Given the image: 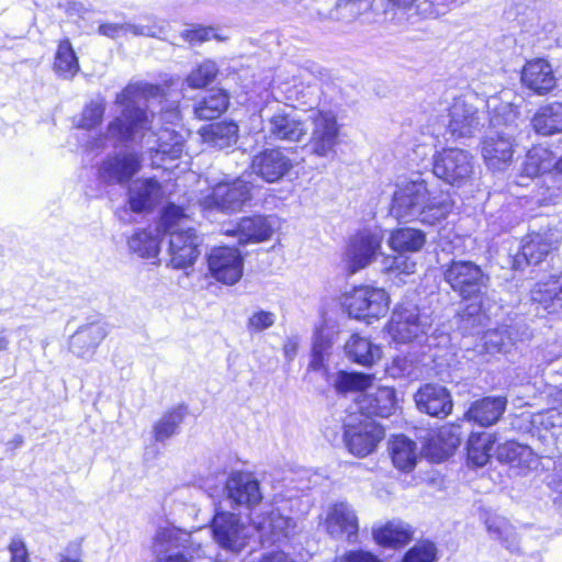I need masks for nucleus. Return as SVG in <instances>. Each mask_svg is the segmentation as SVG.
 I'll return each mask as SVG.
<instances>
[{
    "mask_svg": "<svg viewBox=\"0 0 562 562\" xmlns=\"http://www.w3.org/2000/svg\"><path fill=\"white\" fill-rule=\"evenodd\" d=\"M162 90L147 82L127 85L115 97L122 108L120 115L109 122L106 131L89 143L91 150H102L119 143L145 144L160 160L178 159L184 148L183 136L171 127L153 131L155 100L161 103Z\"/></svg>",
    "mask_w": 562,
    "mask_h": 562,
    "instance_id": "obj_1",
    "label": "nucleus"
},
{
    "mask_svg": "<svg viewBox=\"0 0 562 562\" xmlns=\"http://www.w3.org/2000/svg\"><path fill=\"white\" fill-rule=\"evenodd\" d=\"M294 521L278 508H269L256 514L251 524H246L232 513H216L212 520V533L215 542L224 550L238 553L244 550L254 533L259 535L261 544H274L289 537Z\"/></svg>",
    "mask_w": 562,
    "mask_h": 562,
    "instance_id": "obj_2",
    "label": "nucleus"
},
{
    "mask_svg": "<svg viewBox=\"0 0 562 562\" xmlns=\"http://www.w3.org/2000/svg\"><path fill=\"white\" fill-rule=\"evenodd\" d=\"M451 210L452 201L448 195H432L426 181L416 176L396 184L390 212L398 221L435 225L445 220Z\"/></svg>",
    "mask_w": 562,
    "mask_h": 562,
    "instance_id": "obj_3",
    "label": "nucleus"
},
{
    "mask_svg": "<svg viewBox=\"0 0 562 562\" xmlns=\"http://www.w3.org/2000/svg\"><path fill=\"white\" fill-rule=\"evenodd\" d=\"M486 106L491 112V130L482 142V156L488 168L501 170L513 158L519 111L513 103L502 101L497 97H491L486 101Z\"/></svg>",
    "mask_w": 562,
    "mask_h": 562,
    "instance_id": "obj_4",
    "label": "nucleus"
},
{
    "mask_svg": "<svg viewBox=\"0 0 562 562\" xmlns=\"http://www.w3.org/2000/svg\"><path fill=\"white\" fill-rule=\"evenodd\" d=\"M445 281L463 300H477L468 304L460 313V326L467 333H472L481 326L484 315L481 313V299L485 294L490 277L480 266L468 260H453L443 271Z\"/></svg>",
    "mask_w": 562,
    "mask_h": 562,
    "instance_id": "obj_5",
    "label": "nucleus"
},
{
    "mask_svg": "<svg viewBox=\"0 0 562 562\" xmlns=\"http://www.w3.org/2000/svg\"><path fill=\"white\" fill-rule=\"evenodd\" d=\"M183 210L175 204L165 207L158 231L169 235L168 254L170 265L176 269L192 266L200 255V237L187 226Z\"/></svg>",
    "mask_w": 562,
    "mask_h": 562,
    "instance_id": "obj_6",
    "label": "nucleus"
},
{
    "mask_svg": "<svg viewBox=\"0 0 562 562\" xmlns=\"http://www.w3.org/2000/svg\"><path fill=\"white\" fill-rule=\"evenodd\" d=\"M431 325L430 314L415 304L404 302L393 310L385 330L396 344L422 342L428 336Z\"/></svg>",
    "mask_w": 562,
    "mask_h": 562,
    "instance_id": "obj_7",
    "label": "nucleus"
},
{
    "mask_svg": "<svg viewBox=\"0 0 562 562\" xmlns=\"http://www.w3.org/2000/svg\"><path fill=\"white\" fill-rule=\"evenodd\" d=\"M250 199V186L237 178L221 181L201 192L198 203L203 211L236 212Z\"/></svg>",
    "mask_w": 562,
    "mask_h": 562,
    "instance_id": "obj_8",
    "label": "nucleus"
},
{
    "mask_svg": "<svg viewBox=\"0 0 562 562\" xmlns=\"http://www.w3.org/2000/svg\"><path fill=\"white\" fill-rule=\"evenodd\" d=\"M432 173L448 184L462 187L474 175V157L464 149L445 148L432 157Z\"/></svg>",
    "mask_w": 562,
    "mask_h": 562,
    "instance_id": "obj_9",
    "label": "nucleus"
},
{
    "mask_svg": "<svg viewBox=\"0 0 562 562\" xmlns=\"http://www.w3.org/2000/svg\"><path fill=\"white\" fill-rule=\"evenodd\" d=\"M344 305L351 317L371 324L387 313L390 297L383 289L364 285L346 295Z\"/></svg>",
    "mask_w": 562,
    "mask_h": 562,
    "instance_id": "obj_10",
    "label": "nucleus"
},
{
    "mask_svg": "<svg viewBox=\"0 0 562 562\" xmlns=\"http://www.w3.org/2000/svg\"><path fill=\"white\" fill-rule=\"evenodd\" d=\"M266 132L273 140L300 143L308 133L307 117L304 119L293 106L278 104L266 119Z\"/></svg>",
    "mask_w": 562,
    "mask_h": 562,
    "instance_id": "obj_11",
    "label": "nucleus"
},
{
    "mask_svg": "<svg viewBox=\"0 0 562 562\" xmlns=\"http://www.w3.org/2000/svg\"><path fill=\"white\" fill-rule=\"evenodd\" d=\"M312 123L310 146L314 155L329 157L335 155L339 144V125L336 114L329 110H313L307 115Z\"/></svg>",
    "mask_w": 562,
    "mask_h": 562,
    "instance_id": "obj_12",
    "label": "nucleus"
},
{
    "mask_svg": "<svg viewBox=\"0 0 562 562\" xmlns=\"http://www.w3.org/2000/svg\"><path fill=\"white\" fill-rule=\"evenodd\" d=\"M352 415L345 425L344 438L348 450L360 458L373 452L384 438V429L371 418L356 422Z\"/></svg>",
    "mask_w": 562,
    "mask_h": 562,
    "instance_id": "obj_13",
    "label": "nucleus"
},
{
    "mask_svg": "<svg viewBox=\"0 0 562 562\" xmlns=\"http://www.w3.org/2000/svg\"><path fill=\"white\" fill-rule=\"evenodd\" d=\"M383 232L380 228L363 229L350 238L345 252L349 272L355 273L369 266L380 254Z\"/></svg>",
    "mask_w": 562,
    "mask_h": 562,
    "instance_id": "obj_14",
    "label": "nucleus"
},
{
    "mask_svg": "<svg viewBox=\"0 0 562 562\" xmlns=\"http://www.w3.org/2000/svg\"><path fill=\"white\" fill-rule=\"evenodd\" d=\"M472 94L454 98L448 108L447 131L453 138L472 137L482 126V120Z\"/></svg>",
    "mask_w": 562,
    "mask_h": 562,
    "instance_id": "obj_15",
    "label": "nucleus"
},
{
    "mask_svg": "<svg viewBox=\"0 0 562 562\" xmlns=\"http://www.w3.org/2000/svg\"><path fill=\"white\" fill-rule=\"evenodd\" d=\"M140 155L133 149H123L108 155L101 161L98 176L106 184H124L140 170Z\"/></svg>",
    "mask_w": 562,
    "mask_h": 562,
    "instance_id": "obj_16",
    "label": "nucleus"
},
{
    "mask_svg": "<svg viewBox=\"0 0 562 562\" xmlns=\"http://www.w3.org/2000/svg\"><path fill=\"white\" fill-rule=\"evenodd\" d=\"M211 274L228 285L237 283L243 276L244 260L238 249L233 247L213 248L207 257Z\"/></svg>",
    "mask_w": 562,
    "mask_h": 562,
    "instance_id": "obj_17",
    "label": "nucleus"
},
{
    "mask_svg": "<svg viewBox=\"0 0 562 562\" xmlns=\"http://www.w3.org/2000/svg\"><path fill=\"white\" fill-rule=\"evenodd\" d=\"M225 493L233 507L251 508L262 498L259 482L247 472H233L226 481Z\"/></svg>",
    "mask_w": 562,
    "mask_h": 562,
    "instance_id": "obj_18",
    "label": "nucleus"
},
{
    "mask_svg": "<svg viewBox=\"0 0 562 562\" xmlns=\"http://www.w3.org/2000/svg\"><path fill=\"white\" fill-rule=\"evenodd\" d=\"M292 168V159L279 148L265 149L251 161L252 173L269 183L281 180Z\"/></svg>",
    "mask_w": 562,
    "mask_h": 562,
    "instance_id": "obj_19",
    "label": "nucleus"
},
{
    "mask_svg": "<svg viewBox=\"0 0 562 562\" xmlns=\"http://www.w3.org/2000/svg\"><path fill=\"white\" fill-rule=\"evenodd\" d=\"M414 401L419 412L438 418L447 417L453 407L450 392L435 383L420 386L414 395Z\"/></svg>",
    "mask_w": 562,
    "mask_h": 562,
    "instance_id": "obj_20",
    "label": "nucleus"
},
{
    "mask_svg": "<svg viewBox=\"0 0 562 562\" xmlns=\"http://www.w3.org/2000/svg\"><path fill=\"white\" fill-rule=\"evenodd\" d=\"M560 239V231L553 228L529 233L521 241V256L528 265H539L558 249Z\"/></svg>",
    "mask_w": 562,
    "mask_h": 562,
    "instance_id": "obj_21",
    "label": "nucleus"
},
{
    "mask_svg": "<svg viewBox=\"0 0 562 562\" xmlns=\"http://www.w3.org/2000/svg\"><path fill=\"white\" fill-rule=\"evenodd\" d=\"M108 336V326L102 322H91L80 326L69 339V350L77 358L91 360L98 347Z\"/></svg>",
    "mask_w": 562,
    "mask_h": 562,
    "instance_id": "obj_22",
    "label": "nucleus"
},
{
    "mask_svg": "<svg viewBox=\"0 0 562 562\" xmlns=\"http://www.w3.org/2000/svg\"><path fill=\"white\" fill-rule=\"evenodd\" d=\"M325 528L330 537L346 538L349 542H353L359 530L353 508L347 503H337L330 506L325 518Z\"/></svg>",
    "mask_w": 562,
    "mask_h": 562,
    "instance_id": "obj_23",
    "label": "nucleus"
},
{
    "mask_svg": "<svg viewBox=\"0 0 562 562\" xmlns=\"http://www.w3.org/2000/svg\"><path fill=\"white\" fill-rule=\"evenodd\" d=\"M191 535L177 528H160L153 542V551L157 562H188L182 553H172L177 548H187Z\"/></svg>",
    "mask_w": 562,
    "mask_h": 562,
    "instance_id": "obj_24",
    "label": "nucleus"
},
{
    "mask_svg": "<svg viewBox=\"0 0 562 562\" xmlns=\"http://www.w3.org/2000/svg\"><path fill=\"white\" fill-rule=\"evenodd\" d=\"M521 83L533 93L546 95L555 88L557 78L549 61L536 58L524 66Z\"/></svg>",
    "mask_w": 562,
    "mask_h": 562,
    "instance_id": "obj_25",
    "label": "nucleus"
},
{
    "mask_svg": "<svg viewBox=\"0 0 562 562\" xmlns=\"http://www.w3.org/2000/svg\"><path fill=\"white\" fill-rule=\"evenodd\" d=\"M164 192L155 179H136L128 188L127 202L135 213L153 210L162 199Z\"/></svg>",
    "mask_w": 562,
    "mask_h": 562,
    "instance_id": "obj_26",
    "label": "nucleus"
},
{
    "mask_svg": "<svg viewBox=\"0 0 562 562\" xmlns=\"http://www.w3.org/2000/svg\"><path fill=\"white\" fill-rule=\"evenodd\" d=\"M272 233L273 227L265 216L243 217L233 229L226 231L227 235L236 237L241 245L265 241Z\"/></svg>",
    "mask_w": 562,
    "mask_h": 562,
    "instance_id": "obj_27",
    "label": "nucleus"
},
{
    "mask_svg": "<svg viewBox=\"0 0 562 562\" xmlns=\"http://www.w3.org/2000/svg\"><path fill=\"white\" fill-rule=\"evenodd\" d=\"M357 405L364 418L389 417L395 411V391L391 387H379L374 393L363 395Z\"/></svg>",
    "mask_w": 562,
    "mask_h": 562,
    "instance_id": "obj_28",
    "label": "nucleus"
},
{
    "mask_svg": "<svg viewBox=\"0 0 562 562\" xmlns=\"http://www.w3.org/2000/svg\"><path fill=\"white\" fill-rule=\"evenodd\" d=\"M346 357L360 366L371 367L382 357V350L379 345L373 344L369 338L353 334L346 341Z\"/></svg>",
    "mask_w": 562,
    "mask_h": 562,
    "instance_id": "obj_29",
    "label": "nucleus"
},
{
    "mask_svg": "<svg viewBox=\"0 0 562 562\" xmlns=\"http://www.w3.org/2000/svg\"><path fill=\"white\" fill-rule=\"evenodd\" d=\"M506 404L507 400L503 396L484 397L474 402L465 416L481 426H491L501 418Z\"/></svg>",
    "mask_w": 562,
    "mask_h": 562,
    "instance_id": "obj_30",
    "label": "nucleus"
},
{
    "mask_svg": "<svg viewBox=\"0 0 562 562\" xmlns=\"http://www.w3.org/2000/svg\"><path fill=\"white\" fill-rule=\"evenodd\" d=\"M531 300L548 314L562 311V273L547 283H538L531 290Z\"/></svg>",
    "mask_w": 562,
    "mask_h": 562,
    "instance_id": "obj_31",
    "label": "nucleus"
},
{
    "mask_svg": "<svg viewBox=\"0 0 562 562\" xmlns=\"http://www.w3.org/2000/svg\"><path fill=\"white\" fill-rule=\"evenodd\" d=\"M531 124L537 134L550 136L562 132V102H550L540 106Z\"/></svg>",
    "mask_w": 562,
    "mask_h": 562,
    "instance_id": "obj_32",
    "label": "nucleus"
},
{
    "mask_svg": "<svg viewBox=\"0 0 562 562\" xmlns=\"http://www.w3.org/2000/svg\"><path fill=\"white\" fill-rule=\"evenodd\" d=\"M392 462L395 468L403 472H411L417 462L419 452L416 443L407 437L395 436L389 443Z\"/></svg>",
    "mask_w": 562,
    "mask_h": 562,
    "instance_id": "obj_33",
    "label": "nucleus"
},
{
    "mask_svg": "<svg viewBox=\"0 0 562 562\" xmlns=\"http://www.w3.org/2000/svg\"><path fill=\"white\" fill-rule=\"evenodd\" d=\"M393 5L404 9L408 18H438L445 14L456 0H389Z\"/></svg>",
    "mask_w": 562,
    "mask_h": 562,
    "instance_id": "obj_34",
    "label": "nucleus"
},
{
    "mask_svg": "<svg viewBox=\"0 0 562 562\" xmlns=\"http://www.w3.org/2000/svg\"><path fill=\"white\" fill-rule=\"evenodd\" d=\"M496 453L499 461L519 469H531L538 463L533 451L528 446L516 441H507L498 446Z\"/></svg>",
    "mask_w": 562,
    "mask_h": 562,
    "instance_id": "obj_35",
    "label": "nucleus"
},
{
    "mask_svg": "<svg viewBox=\"0 0 562 562\" xmlns=\"http://www.w3.org/2000/svg\"><path fill=\"white\" fill-rule=\"evenodd\" d=\"M188 415L186 405H177L162 414L153 427L154 439L165 442L179 432L180 426Z\"/></svg>",
    "mask_w": 562,
    "mask_h": 562,
    "instance_id": "obj_36",
    "label": "nucleus"
},
{
    "mask_svg": "<svg viewBox=\"0 0 562 562\" xmlns=\"http://www.w3.org/2000/svg\"><path fill=\"white\" fill-rule=\"evenodd\" d=\"M202 138L212 148H229L237 143L238 126L233 122L214 123L204 128Z\"/></svg>",
    "mask_w": 562,
    "mask_h": 562,
    "instance_id": "obj_37",
    "label": "nucleus"
},
{
    "mask_svg": "<svg viewBox=\"0 0 562 562\" xmlns=\"http://www.w3.org/2000/svg\"><path fill=\"white\" fill-rule=\"evenodd\" d=\"M53 69L59 78L65 80H71L80 70L78 57L69 40L66 38L59 42Z\"/></svg>",
    "mask_w": 562,
    "mask_h": 562,
    "instance_id": "obj_38",
    "label": "nucleus"
},
{
    "mask_svg": "<svg viewBox=\"0 0 562 562\" xmlns=\"http://www.w3.org/2000/svg\"><path fill=\"white\" fill-rule=\"evenodd\" d=\"M228 104L229 98L224 90L212 89L195 104L194 113L201 120H213L224 113Z\"/></svg>",
    "mask_w": 562,
    "mask_h": 562,
    "instance_id": "obj_39",
    "label": "nucleus"
},
{
    "mask_svg": "<svg viewBox=\"0 0 562 562\" xmlns=\"http://www.w3.org/2000/svg\"><path fill=\"white\" fill-rule=\"evenodd\" d=\"M554 165V155L548 148L538 146L531 148L522 164V177L533 178L549 173Z\"/></svg>",
    "mask_w": 562,
    "mask_h": 562,
    "instance_id": "obj_40",
    "label": "nucleus"
},
{
    "mask_svg": "<svg viewBox=\"0 0 562 562\" xmlns=\"http://www.w3.org/2000/svg\"><path fill=\"white\" fill-rule=\"evenodd\" d=\"M413 537L411 527L403 521H390L373 530L374 540L384 547L403 546Z\"/></svg>",
    "mask_w": 562,
    "mask_h": 562,
    "instance_id": "obj_41",
    "label": "nucleus"
},
{
    "mask_svg": "<svg viewBox=\"0 0 562 562\" xmlns=\"http://www.w3.org/2000/svg\"><path fill=\"white\" fill-rule=\"evenodd\" d=\"M389 246L397 252L418 251L426 243L425 234L416 228H398L391 233Z\"/></svg>",
    "mask_w": 562,
    "mask_h": 562,
    "instance_id": "obj_42",
    "label": "nucleus"
},
{
    "mask_svg": "<svg viewBox=\"0 0 562 562\" xmlns=\"http://www.w3.org/2000/svg\"><path fill=\"white\" fill-rule=\"evenodd\" d=\"M486 529L490 536L502 542V544L510 552L519 551V542L509 521L501 516H490L485 520Z\"/></svg>",
    "mask_w": 562,
    "mask_h": 562,
    "instance_id": "obj_43",
    "label": "nucleus"
},
{
    "mask_svg": "<svg viewBox=\"0 0 562 562\" xmlns=\"http://www.w3.org/2000/svg\"><path fill=\"white\" fill-rule=\"evenodd\" d=\"M495 446V437L488 432L472 434L468 441V459L476 467L490 460Z\"/></svg>",
    "mask_w": 562,
    "mask_h": 562,
    "instance_id": "obj_44",
    "label": "nucleus"
},
{
    "mask_svg": "<svg viewBox=\"0 0 562 562\" xmlns=\"http://www.w3.org/2000/svg\"><path fill=\"white\" fill-rule=\"evenodd\" d=\"M372 375L359 372L339 371L333 380V385L338 393L362 392L371 386Z\"/></svg>",
    "mask_w": 562,
    "mask_h": 562,
    "instance_id": "obj_45",
    "label": "nucleus"
},
{
    "mask_svg": "<svg viewBox=\"0 0 562 562\" xmlns=\"http://www.w3.org/2000/svg\"><path fill=\"white\" fill-rule=\"evenodd\" d=\"M131 251L142 258H156L159 252V241L157 235L149 231H138L128 239Z\"/></svg>",
    "mask_w": 562,
    "mask_h": 562,
    "instance_id": "obj_46",
    "label": "nucleus"
},
{
    "mask_svg": "<svg viewBox=\"0 0 562 562\" xmlns=\"http://www.w3.org/2000/svg\"><path fill=\"white\" fill-rule=\"evenodd\" d=\"M218 74V66L211 59H204L196 65L186 78L190 88L200 89L212 83Z\"/></svg>",
    "mask_w": 562,
    "mask_h": 562,
    "instance_id": "obj_47",
    "label": "nucleus"
},
{
    "mask_svg": "<svg viewBox=\"0 0 562 562\" xmlns=\"http://www.w3.org/2000/svg\"><path fill=\"white\" fill-rule=\"evenodd\" d=\"M180 36L184 42H187L191 46L201 45L211 40L224 42L227 38L221 35L217 27L206 26L202 24L189 25L181 32Z\"/></svg>",
    "mask_w": 562,
    "mask_h": 562,
    "instance_id": "obj_48",
    "label": "nucleus"
},
{
    "mask_svg": "<svg viewBox=\"0 0 562 562\" xmlns=\"http://www.w3.org/2000/svg\"><path fill=\"white\" fill-rule=\"evenodd\" d=\"M169 24L165 20L160 19H145L137 24H127V30L135 34L148 37H157L167 40V29Z\"/></svg>",
    "mask_w": 562,
    "mask_h": 562,
    "instance_id": "obj_49",
    "label": "nucleus"
},
{
    "mask_svg": "<svg viewBox=\"0 0 562 562\" xmlns=\"http://www.w3.org/2000/svg\"><path fill=\"white\" fill-rule=\"evenodd\" d=\"M106 103L101 97L91 100L82 110L78 127L92 130L99 126L103 120Z\"/></svg>",
    "mask_w": 562,
    "mask_h": 562,
    "instance_id": "obj_50",
    "label": "nucleus"
},
{
    "mask_svg": "<svg viewBox=\"0 0 562 562\" xmlns=\"http://www.w3.org/2000/svg\"><path fill=\"white\" fill-rule=\"evenodd\" d=\"M484 348L490 353L506 351L513 344V338L506 326L487 330L483 336Z\"/></svg>",
    "mask_w": 562,
    "mask_h": 562,
    "instance_id": "obj_51",
    "label": "nucleus"
},
{
    "mask_svg": "<svg viewBox=\"0 0 562 562\" xmlns=\"http://www.w3.org/2000/svg\"><path fill=\"white\" fill-rule=\"evenodd\" d=\"M331 341L323 331L317 330L314 335L312 359L310 368L312 370H321L324 367L325 357L329 355Z\"/></svg>",
    "mask_w": 562,
    "mask_h": 562,
    "instance_id": "obj_52",
    "label": "nucleus"
},
{
    "mask_svg": "<svg viewBox=\"0 0 562 562\" xmlns=\"http://www.w3.org/2000/svg\"><path fill=\"white\" fill-rule=\"evenodd\" d=\"M386 372L390 376L397 378H416L417 366L414 360L407 356L394 357L392 363L387 366Z\"/></svg>",
    "mask_w": 562,
    "mask_h": 562,
    "instance_id": "obj_53",
    "label": "nucleus"
},
{
    "mask_svg": "<svg viewBox=\"0 0 562 562\" xmlns=\"http://www.w3.org/2000/svg\"><path fill=\"white\" fill-rule=\"evenodd\" d=\"M276 321L277 315L273 312L257 310L249 315L246 327L251 334L261 333L272 327Z\"/></svg>",
    "mask_w": 562,
    "mask_h": 562,
    "instance_id": "obj_54",
    "label": "nucleus"
},
{
    "mask_svg": "<svg viewBox=\"0 0 562 562\" xmlns=\"http://www.w3.org/2000/svg\"><path fill=\"white\" fill-rule=\"evenodd\" d=\"M436 547L429 541L416 543L403 558L402 562H435Z\"/></svg>",
    "mask_w": 562,
    "mask_h": 562,
    "instance_id": "obj_55",
    "label": "nucleus"
},
{
    "mask_svg": "<svg viewBox=\"0 0 562 562\" xmlns=\"http://www.w3.org/2000/svg\"><path fill=\"white\" fill-rule=\"evenodd\" d=\"M384 269L404 274H412L415 272V262L405 257L403 252L394 257H386L383 260Z\"/></svg>",
    "mask_w": 562,
    "mask_h": 562,
    "instance_id": "obj_56",
    "label": "nucleus"
},
{
    "mask_svg": "<svg viewBox=\"0 0 562 562\" xmlns=\"http://www.w3.org/2000/svg\"><path fill=\"white\" fill-rule=\"evenodd\" d=\"M461 435L460 425L449 424L439 429L438 438L448 449H454L461 442Z\"/></svg>",
    "mask_w": 562,
    "mask_h": 562,
    "instance_id": "obj_57",
    "label": "nucleus"
},
{
    "mask_svg": "<svg viewBox=\"0 0 562 562\" xmlns=\"http://www.w3.org/2000/svg\"><path fill=\"white\" fill-rule=\"evenodd\" d=\"M10 562H31L29 549L20 537H13L8 547Z\"/></svg>",
    "mask_w": 562,
    "mask_h": 562,
    "instance_id": "obj_58",
    "label": "nucleus"
},
{
    "mask_svg": "<svg viewBox=\"0 0 562 562\" xmlns=\"http://www.w3.org/2000/svg\"><path fill=\"white\" fill-rule=\"evenodd\" d=\"M335 562H382L376 555L364 550L348 551Z\"/></svg>",
    "mask_w": 562,
    "mask_h": 562,
    "instance_id": "obj_59",
    "label": "nucleus"
},
{
    "mask_svg": "<svg viewBox=\"0 0 562 562\" xmlns=\"http://www.w3.org/2000/svg\"><path fill=\"white\" fill-rule=\"evenodd\" d=\"M560 419V413L557 409H548L546 412L537 413L532 417V424L540 425L548 429L555 427Z\"/></svg>",
    "mask_w": 562,
    "mask_h": 562,
    "instance_id": "obj_60",
    "label": "nucleus"
},
{
    "mask_svg": "<svg viewBox=\"0 0 562 562\" xmlns=\"http://www.w3.org/2000/svg\"><path fill=\"white\" fill-rule=\"evenodd\" d=\"M127 24L125 25H120V24H115V23H105V24H101L99 26V32L104 35V36H108V37H111V38H115L116 36H119V34L125 30L127 32H130L126 27Z\"/></svg>",
    "mask_w": 562,
    "mask_h": 562,
    "instance_id": "obj_61",
    "label": "nucleus"
},
{
    "mask_svg": "<svg viewBox=\"0 0 562 562\" xmlns=\"http://www.w3.org/2000/svg\"><path fill=\"white\" fill-rule=\"evenodd\" d=\"M160 120L166 121V123L175 125L180 120V112L178 106L172 104L168 106L166 110H160L159 114Z\"/></svg>",
    "mask_w": 562,
    "mask_h": 562,
    "instance_id": "obj_62",
    "label": "nucleus"
},
{
    "mask_svg": "<svg viewBox=\"0 0 562 562\" xmlns=\"http://www.w3.org/2000/svg\"><path fill=\"white\" fill-rule=\"evenodd\" d=\"M297 348H299V340L296 337L286 338V340L284 341V345H283L284 357L289 361H292L297 353Z\"/></svg>",
    "mask_w": 562,
    "mask_h": 562,
    "instance_id": "obj_63",
    "label": "nucleus"
},
{
    "mask_svg": "<svg viewBox=\"0 0 562 562\" xmlns=\"http://www.w3.org/2000/svg\"><path fill=\"white\" fill-rule=\"evenodd\" d=\"M260 562H293L284 552H271L262 558Z\"/></svg>",
    "mask_w": 562,
    "mask_h": 562,
    "instance_id": "obj_64",
    "label": "nucleus"
}]
</instances>
